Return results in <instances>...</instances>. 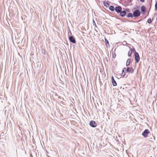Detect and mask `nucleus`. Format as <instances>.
<instances>
[{
  "mask_svg": "<svg viewBox=\"0 0 157 157\" xmlns=\"http://www.w3.org/2000/svg\"><path fill=\"white\" fill-rule=\"evenodd\" d=\"M141 14V12L138 9L135 10L133 12V16L136 17L139 16Z\"/></svg>",
  "mask_w": 157,
  "mask_h": 157,
  "instance_id": "f257e3e1",
  "label": "nucleus"
},
{
  "mask_svg": "<svg viewBox=\"0 0 157 157\" xmlns=\"http://www.w3.org/2000/svg\"><path fill=\"white\" fill-rule=\"evenodd\" d=\"M135 56V60L136 63H138L140 60V57L139 53H136L134 54Z\"/></svg>",
  "mask_w": 157,
  "mask_h": 157,
  "instance_id": "f03ea898",
  "label": "nucleus"
},
{
  "mask_svg": "<svg viewBox=\"0 0 157 157\" xmlns=\"http://www.w3.org/2000/svg\"><path fill=\"white\" fill-rule=\"evenodd\" d=\"M150 132L148 129H146L142 132V135L144 137H147L148 134L150 133Z\"/></svg>",
  "mask_w": 157,
  "mask_h": 157,
  "instance_id": "7ed1b4c3",
  "label": "nucleus"
},
{
  "mask_svg": "<svg viewBox=\"0 0 157 157\" xmlns=\"http://www.w3.org/2000/svg\"><path fill=\"white\" fill-rule=\"evenodd\" d=\"M70 41L74 44L76 43V41L75 39L73 36H69L68 37Z\"/></svg>",
  "mask_w": 157,
  "mask_h": 157,
  "instance_id": "20e7f679",
  "label": "nucleus"
},
{
  "mask_svg": "<svg viewBox=\"0 0 157 157\" xmlns=\"http://www.w3.org/2000/svg\"><path fill=\"white\" fill-rule=\"evenodd\" d=\"M115 9V10L117 13H119L122 10L121 6H116Z\"/></svg>",
  "mask_w": 157,
  "mask_h": 157,
  "instance_id": "39448f33",
  "label": "nucleus"
},
{
  "mask_svg": "<svg viewBox=\"0 0 157 157\" xmlns=\"http://www.w3.org/2000/svg\"><path fill=\"white\" fill-rule=\"evenodd\" d=\"M140 10L141 13L144 14L146 12V8L145 6H142L141 7Z\"/></svg>",
  "mask_w": 157,
  "mask_h": 157,
  "instance_id": "423d86ee",
  "label": "nucleus"
},
{
  "mask_svg": "<svg viewBox=\"0 0 157 157\" xmlns=\"http://www.w3.org/2000/svg\"><path fill=\"white\" fill-rule=\"evenodd\" d=\"M90 126L93 128H95L97 126V124L94 121H91L89 123Z\"/></svg>",
  "mask_w": 157,
  "mask_h": 157,
  "instance_id": "0eeeda50",
  "label": "nucleus"
},
{
  "mask_svg": "<svg viewBox=\"0 0 157 157\" xmlns=\"http://www.w3.org/2000/svg\"><path fill=\"white\" fill-rule=\"evenodd\" d=\"M127 72L132 73L134 72V69L132 67H128L126 69Z\"/></svg>",
  "mask_w": 157,
  "mask_h": 157,
  "instance_id": "6e6552de",
  "label": "nucleus"
},
{
  "mask_svg": "<svg viewBox=\"0 0 157 157\" xmlns=\"http://www.w3.org/2000/svg\"><path fill=\"white\" fill-rule=\"evenodd\" d=\"M111 82L114 86H116L117 85V83L116 81L114 80L113 76L111 77Z\"/></svg>",
  "mask_w": 157,
  "mask_h": 157,
  "instance_id": "1a4fd4ad",
  "label": "nucleus"
},
{
  "mask_svg": "<svg viewBox=\"0 0 157 157\" xmlns=\"http://www.w3.org/2000/svg\"><path fill=\"white\" fill-rule=\"evenodd\" d=\"M126 15V13L124 10H122L119 13V15L121 17H124Z\"/></svg>",
  "mask_w": 157,
  "mask_h": 157,
  "instance_id": "9d476101",
  "label": "nucleus"
},
{
  "mask_svg": "<svg viewBox=\"0 0 157 157\" xmlns=\"http://www.w3.org/2000/svg\"><path fill=\"white\" fill-rule=\"evenodd\" d=\"M103 5L106 7L108 8L109 6V4L108 2L104 1L103 2Z\"/></svg>",
  "mask_w": 157,
  "mask_h": 157,
  "instance_id": "9b49d317",
  "label": "nucleus"
},
{
  "mask_svg": "<svg viewBox=\"0 0 157 157\" xmlns=\"http://www.w3.org/2000/svg\"><path fill=\"white\" fill-rule=\"evenodd\" d=\"M130 51L132 52H133L135 54L136 53H137V52H136L135 49L132 46V48H130Z\"/></svg>",
  "mask_w": 157,
  "mask_h": 157,
  "instance_id": "f8f14e48",
  "label": "nucleus"
},
{
  "mask_svg": "<svg viewBox=\"0 0 157 157\" xmlns=\"http://www.w3.org/2000/svg\"><path fill=\"white\" fill-rule=\"evenodd\" d=\"M115 8L113 6H109V9L111 11L113 12L115 10Z\"/></svg>",
  "mask_w": 157,
  "mask_h": 157,
  "instance_id": "ddd939ff",
  "label": "nucleus"
},
{
  "mask_svg": "<svg viewBox=\"0 0 157 157\" xmlns=\"http://www.w3.org/2000/svg\"><path fill=\"white\" fill-rule=\"evenodd\" d=\"M126 68H124L122 69V73L121 74V75L122 76H124L125 75V71L126 70Z\"/></svg>",
  "mask_w": 157,
  "mask_h": 157,
  "instance_id": "4468645a",
  "label": "nucleus"
},
{
  "mask_svg": "<svg viewBox=\"0 0 157 157\" xmlns=\"http://www.w3.org/2000/svg\"><path fill=\"white\" fill-rule=\"evenodd\" d=\"M126 16L127 17L132 18L133 17V13H129L126 14Z\"/></svg>",
  "mask_w": 157,
  "mask_h": 157,
  "instance_id": "2eb2a0df",
  "label": "nucleus"
},
{
  "mask_svg": "<svg viewBox=\"0 0 157 157\" xmlns=\"http://www.w3.org/2000/svg\"><path fill=\"white\" fill-rule=\"evenodd\" d=\"M131 61V58L128 59H127L126 63V66H128L130 65V62Z\"/></svg>",
  "mask_w": 157,
  "mask_h": 157,
  "instance_id": "dca6fc26",
  "label": "nucleus"
},
{
  "mask_svg": "<svg viewBox=\"0 0 157 157\" xmlns=\"http://www.w3.org/2000/svg\"><path fill=\"white\" fill-rule=\"evenodd\" d=\"M104 39H105V44L106 45V46H108V45L109 47L110 45L109 44V43L108 40L106 39V38L105 37Z\"/></svg>",
  "mask_w": 157,
  "mask_h": 157,
  "instance_id": "f3484780",
  "label": "nucleus"
},
{
  "mask_svg": "<svg viewBox=\"0 0 157 157\" xmlns=\"http://www.w3.org/2000/svg\"><path fill=\"white\" fill-rule=\"evenodd\" d=\"M132 52L130 51V50H129L128 52V57H130L131 58L132 57Z\"/></svg>",
  "mask_w": 157,
  "mask_h": 157,
  "instance_id": "a211bd4d",
  "label": "nucleus"
},
{
  "mask_svg": "<svg viewBox=\"0 0 157 157\" xmlns=\"http://www.w3.org/2000/svg\"><path fill=\"white\" fill-rule=\"evenodd\" d=\"M68 36H71V35H72V33L71 32V31L70 29H68Z\"/></svg>",
  "mask_w": 157,
  "mask_h": 157,
  "instance_id": "6ab92c4d",
  "label": "nucleus"
},
{
  "mask_svg": "<svg viewBox=\"0 0 157 157\" xmlns=\"http://www.w3.org/2000/svg\"><path fill=\"white\" fill-rule=\"evenodd\" d=\"M147 22L148 23V24H150L151 23V22H152V21H151V18H149L148 19H147Z\"/></svg>",
  "mask_w": 157,
  "mask_h": 157,
  "instance_id": "aec40b11",
  "label": "nucleus"
},
{
  "mask_svg": "<svg viewBox=\"0 0 157 157\" xmlns=\"http://www.w3.org/2000/svg\"><path fill=\"white\" fill-rule=\"evenodd\" d=\"M124 9V11L125 12V13H127V12H129V10L128 9L126 8V9Z\"/></svg>",
  "mask_w": 157,
  "mask_h": 157,
  "instance_id": "412c9836",
  "label": "nucleus"
},
{
  "mask_svg": "<svg viewBox=\"0 0 157 157\" xmlns=\"http://www.w3.org/2000/svg\"><path fill=\"white\" fill-rule=\"evenodd\" d=\"M42 52L43 53L44 55H46V52L45 50L44 49H42Z\"/></svg>",
  "mask_w": 157,
  "mask_h": 157,
  "instance_id": "4be33fe9",
  "label": "nucleus"
},
{
  "mask_svg": "<svg viewBox=\"0 0 157 157\" xmlns=\"http://www.w3.org/2000/svg\"><path fill=\"white\" fill-rule=\"evenodd\" d=\"M93 25L96 27H97V25H96V23H95V21H94V19H93Z\"/></svg>",
  "mask_w": 157,
  "mask_h": 157,
  "instance_id": "5701e85b",
  "label": "nucleus"
},
{
  "mask_svg": "<svg viewBox=\"0 0 157 157\" xmlns=\"http://www.w3.org/2000/svg\"><path fill=\"white\" fill-rule=\"evenodd\" d=\"M155 10L156 11H157V0H156V2L155 5Z\"/></svg>",
  "mask_w": 157,
  "mask_h": 157,
  "instance_id": "b1692460",
  "label": "nucleus"
},
{
  "mask_svg": "<svg viewBox=\"0 0 157 157\" xmlns=\"http://www.w3.org/2000/svg\"><path fill=\"white\" fill-rule=\"evenodd\" d=\"M116 56V54L114 53V54L113 53L112 57L113 58H115Z\"/></svg>",
  "mask_w": 157,
  "mask_h": 157,
  "instance_id": "393cba45",
  "label": "nucleus"
},
{
  "mask_svg": "<svg viewBox=\"0 0 157 157\" xmlns=\"http://www.w3.org/2000/svg\"><path fill=\"white\" fill-rule=\"evenodd\" d=\"M145 0H140V2H144Z\"/></svg>",
  "mask_w": 157,
  "mask_h": 157,
  "instance_id": "a878e982",
  "label": "nucleus"
},
{
  "mask_svg": "<svg viewBox=\"0 0 157 157\" xmlns=\"http://www.w3.org/2000/svg\"><path fill=\"white\" fill-rule=\"evenodd\" d=\"M151 3H150V9H149V10H150V9L151 8Z\"/></svg>",
  "mask_w": 157,
  "mask_h": 157,
  "instance_id": "bb28decb",
  "label": "nucleus"
},
{
  "mask_svg": "<svg viewBox=\"0 0 157 157\" xmlns=\"http://www.w3.org/2000/svg\"><path fill=\"white\" fill-rule=\"evenodd\" d=\"M60 81L61 82H63V81L61 79H60Z\"/></svg>",
  "mask_w": 157,
  "mask_h": 157,
  "instance_id": "cd10ccee",
  "label": "nucleus"
}]
</instances>
